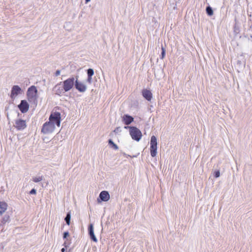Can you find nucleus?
<instances>
[{"label": "nucleus", "instance_id": "obj_1", "mask_svg": "<svg viewBox=\"0 0 252 252\" xmlns=\"http://www.w3.org/2000/svg\"><path fill=\"white\" fill-rule=\"evenodd\" d=\"M61 117L59 112L52 113L49 118V121L45 123L41 128V132L44 134H49L53 133L56 126L59 127L61 125Z\"/></svg>", "mask_w": 252, "mask_h": 252}, {"label": "nucleus", "instance_id": "obj_2", "mask_svg": "<svg viewBox=\"0 0 252 252\" xmlns=\"http://www.w3.org/2000/svg\"><path fill=\"white\" fill-rule=\"evenodd\" d=\"M27 95L28 100L30 102L34 104L37 103V90L34 86H32L28 89Z\"/></svg>", "mask_w": 252, "mask_h": 252}, {"label": "nucleus", "instance_id": "obj_3", "mask_svg": "<svg viewBox=\"0 0 252 252\" xmlns=\"http://www.w3.org/2000/svg\"><path fill=\"white\" fill-rule=\"evenodd\" d=\"M125 128L129 129V134L132 139L139 141L141 139L142 132L138 128L134 126H125Z\"/></svg>", "mask_w": 252, "mask_h": 252}, {"label": "nucleus", "instance_id": "obj_4", "mask_svg": "<svg viewBox=\"0 0 252 252\" xmlns=\"http://www.w3.org/2000/svg\"><path fill=\"white\" fill-rule=\"evenodd\" d=\"M75 79L74 77H70L62 82L65 92H67L73 88L75 85Z\"/></svg>", "mask_w": 252, "mask_h": 252}, {"label": "nucleus", "instance_id": "obj_5", "mask_svg": "<svg viewBox=\"0 0 252 252\" xmlns=\"http://www.w3.org/2000/svg\"><path fill=\"white\" fill-rule=\"evenodd\" d=\"M157 139L156 137L153 135L150 141V154L152 157H155L157 154Z\"/></svg>", "mask_w": 252, "mask_h": 252}, {"label": "nucleus", "instance_id": "obj_6", "mask_svg": "<svg viewBox=\"0 0 252 252\" xmlns=\"http://www.w3.org/2000/svg\"><path fill=\"white\" fill-rule=\"evenodd\" d=\"M75 87L80 93H85L87 90V85L84 83L79 81L77 77L75 81Z\"/></svg>", "mask_w": 252, "mask_h": 252}, {"label": "nucleus", "instance_id": "obj_7", "mask_svg": "<svg viewBox=\"0 0 252 252\" xmlns=\"http://www.w3.org/2000/svg\"><path fill=\"white\" fill-rule=\"evenodd\" d=\"M14 126L18 130H22L24 129L27 127L26 122L25 120L20 119L15 120Z\"/></svg>", "mask_w": 252, "mask_h": 252}, {"label": "nucleus", "instance_id": "obj_8", "mask_svg": "<svg viewBox=\"0 0 252 252\" xmlns=\"http://www.w3.org/2000/svg\"><path fill=\"white\" fill-rule=\"evenodd\" d=\"M22 93L21 88L18 85H14L12 87L11 91L10 97L15 98L18 94Z\"/></svg>", "mask_w": 252, "mask_h": 252}, {"label": "nucleus", "instance_id": "obj_9", "mask_svg": "<svg viewBox=\"0 0 252 252\" xmlns=\"http://www.w3.org/2000/svg\"><path fill=\"white\" fill-rule=\"evenodd\" d=\"M53 90L55 93L59 95H61L65 92L62 82L56 85L53 88Z\"/></svg>", "mask_w": 252, "mask_h": 252}, {"label": "nucleus", "instance_id": "obj_10", "mask_svg": "<svg viewBox=\"0 0 252 252\" xmlns=\"http://www.w3.org/2000/svg\"><path fill=\"white\" fill-rule=\"evenodd\" d=\"M18 108L22 113H25L29 110V105L26 100H22L18 105Z\"/></svg>", "mask_w": 252, "mask_h": 252}, {"label": "nucleus", "instance_id": "obj_11", "mask_svg": "<svg viewBox=\"0 0 252 252\" xmlns=\"http://www.w3.org/2000/svg\"><path fill=\"white\" fill-rule=\"evenodd\" d=\"M122 120L126 125H128L133 121V118L127 114H125L123 116Z\"/></svg>", "mask_w": 252, "mask_h": 252}, {"label": "nucleus", "instance_id": "obj_12", "mask_svg": "<svg viewBox=\"0 0 252 252\" xmlns=\"http://www.w3.org/2000/svg\"><path fill=\"white\" fill-rule=\"evenodd\" d=\"M99 197L101 201H107L110 199V195L108 191H102L99 194Z\"/></svg>", "mask_w": 252, "mask_h": 252}, {"label": "nucleus", "instance_id": "obj_13", "mask_svg": "<svg viewBox=\"0 0 252 252\" xmlns=\"http://www.w3.org/2000/svg\"><path fill=\"white\" fill-rule=\"evenodd\" d=\"M89 233L91 239L94 242H97V239L96 238L94 231V227L92 224H90L89 227Z\"/></svg>", "mask_w": 252, "mask_h": 252}, {"label": "nucleus", "instance_id": "obj_14", "mask_svg": "<svg viewBox=\"0 0 252 252\" xmlns=\"http://www.w3.org/2000/svg\"><path fill=\"white\" fill-rule=\"evenodd\" d=\"M142 95L143 97L148 101L151 100L152 98V93L149 90L147 89H144L143 90Z\"/></svg>", "mask_w": 252, "mask_h": 252}, {"label": "nucleus", "instance_id": "obj_15", "mask_svg": "<svg viewBox=\"0 0 252 252\" xmlns=\"http://www.w3.org/2000/svg\"><path fill=\"white\" fill-rule=\"evenodd\" d=\"M7 204L4 202H0V214H2L7 210Z\"/></svg>", "mask_w": 252, "mask_h": 252}, {"label": "nucleus", "instance_id": "obj_16", "mask_svg": "<svg viewBox=\"0 0 252 252\" xmlns=\"http://www.w3.org/2000/svg\"><path fill=\"white\" fill-rule=\"evenodd\" d=\"M108 143L110 145H112V148L115 150L118 149V146L116 144H115L111 139L109 140Z\"/></svg>", "mask_w": 252, "mask_h": 252}, {"label": "nucleus", "instance_id": "obj_17", "mask_svg": "<svg viewBox=\"0 0 252 252\" xmlns=\"http://www.w3.org/2000/svg\"><path fill=\"white\" fill-rule=\"evenodd\" d=\"M71 219V215L70 213H68L66 217L65 218V220L67 225L70 224V221Z\"/></svg>", "mask_w": 252, "mask_h": 252}, {"label": "nucleus", "instance_id": "obj_18", "mask_svg": "<svg viewBox=\"0 0 252 252\" xmlns=\"http://www.w3.org/2000/svg\"><path fill=\"white\" fill-rule=\"evenodd\" d=\"M43 179L42 176L34 177L32 178V181L35 183H37L41 181Z\"/></svg>", "mask_w": 252, "mask_h": 252}, {"label": "nucleus", "instance_id": "obj_19", "mask_svg": "<svg viewBox=\"0 0 252 252\" xmlns=\"http://www.w3.org/2000/svg\"><path fill=\"white\" fill-rule=\"evenodd\" d=\"M206 12L207 14L209 16H212L213 14V11L212 8L210 6H208L206 8Z\"/></svg>", "mask_w": 252, "mask_h": 252}, {"label": "nucleus", "instance_id": "obj_20", "mask_svg": "<svg viewBox=\"0 0 252 252\" xmlns=\"http://www.w3.org/2000/svg\"><path fill=\"white\" fill-rule=\"evenodd\" d=\"M87 74H88V76H93V75L94 74V70L92 68H90V69H88Z\"/></svg>", "mask_w": 252, "mask_h": 252}, {"label": "nucleus", "instance_id": "obj_21", "mask_svg": "<svg viewBox=\"0 0 252 252\" xmlns=\"http://www.w3.org/2000/svg\"><path fill=\"white\" fill-rule=\"evenodd\" d=\"M161 59H163L165 56V49L163 46L161 47Z\"/></svg>", "mask_w": 252, "mask_h": 252}, {"label": "nucleus", "instance_id": "obj_22", "mask_svg": "<svg viewBox=\"0 0 252 252\" xmlns=\"http://www.w3.org/2000/svg\"><path fill=\"white\" fill-rule=\"evenodd\" d=\"M9 220V217L8 216H4L3 218L2 219V222L3 223H6L7 221H8Z\"/></svg>", "mask_w": 252, "mask_h": 252}, {"label": "nucleus", "instance_id": "obj_23", "mask_svg": "<svg viewBox=\"0 0 252 252\" xmlns=\"http://www.w3.org/2000/svg\"><path fill=\"white\" fill-rule=\"evenodd\" d=\"M61 71L60 70H57L54 73V76L55 77H58L59 76V75H61Z\"/></svg>", "mask_w": 252, "mask_h": 252}, {"label": "nucleus", "instance_id": "obj_24", "mask_svg": "<svg viewBox=\"0 0 252 252\" xmlns=\"http://www.w3.org/2000/svg\"><path fill=\"white\" fill-rule=\"evenodd\" d=\"M214 175H215V177L216 178H218L220 177V172L219 171H216L215 173H214Z\"/></svg>", "mask_w": 252, "mask_h": 252}, {"label": "nucleus", "instance_id": "obj_25", "mask_svg": "<svg viewBox=\"0 0 252 252\" xmlns=\"http://www.w3.org/2000/svg\"><path fill=\"white\" fill-rule=\"evenodd\" d=\"M92 76H88V79H87V82L91 84L92 82Z\"/></svg>", "mask_w": 252, "mask_h": 252}, {"label": "nucleus", "instance_id": "obj_26", "mask_svg": "<svg viewBox=\"0 0 252 252\" xmlns=\"http://www.w3.org/2000/svg\"><path fill=\"white\" fill-rule=\"evenodd\" d=\"M30 194H35L36 193V189H32L31 191H30Z\"/></svg>", "mask_w": 252, "mask_h": 252}, {"label": "nucleus", "instance_id": "obj_27", "mask_svg": "<svg viewBox=\"0 0 252 252\" xmlns=\"http://www.w3.org/2000/svg\"><path fill=\"white\" fill-rule=\"evenodd\" d=\"M69 235L68 232H65L63 233V238H66L67 236H68Z\"/></svg>", "mask_w": 252, "mask_h": 252}, {"label": "nucleus", "instance_id": "obj_28", "mask_svg": "<svg viewBox=\"0 0 252 252\" xmlns=\"http://www.w3.org/2000/svg\"><path fill=\"white\" fill-rule=\"evenodd\" d=\"M120 127H117V128L115 129L114 132H118V131H120Z\"/></svg>", "mask_w": 252, "mask_h": 252}, {"label": "nucleus", "instance_id": "obj_29", "mask_svg": "<svg viewBox=\"0 0 252 252\" xmlns=\"http://www.w3.org/2000/svg\"><path fill=\"white\" fill-rule=\"evenodd\" d=\"M65 250V248H63L62 249L61 251H62V252H64Z\"/></svg>", "mask_w": 252, "mask_h": 252}, {"label": "nucleus", "instance_id": "obj_30", "mask_svg": "<svg viewBox=\"0 0 252 252\" xmlns=\"http://www.w3.org/2000/svg\"><path fill=\"white\" fill-rule=\"evenodd\" d=\"M90 1H91V0H85V2H86V3H87L89 2H90Z\"/></svg>", "mask_w": 252, "mask_h": 252}]
</instances>
